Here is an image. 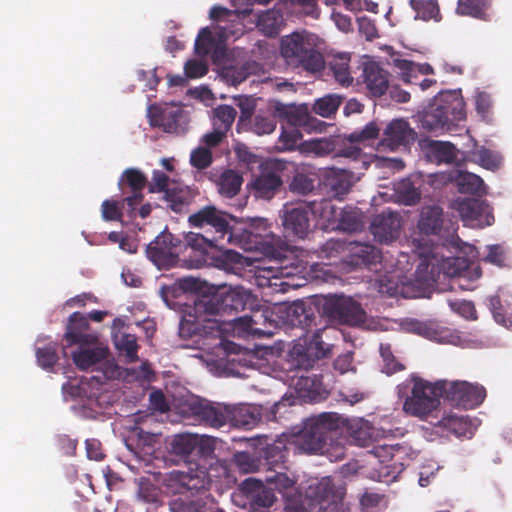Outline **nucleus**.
Returning a JSON list of instances; mask_svg holds the SVG:
<instances>
[{
	"instance_id": "nucleus-7",
	"label": "nucleus",
	"mask_w": 512,
	"mask_h": 512,
	"mask_svg": "<svg viewBox=\"0 0 512 512\" xmlns=\"http://www.w3.org/2000/svg\"><path fill=\"white\" fill-rule=\"evenodd\" d=\"M78 349L73 351L72 360L79 370L101 371L104 379H113L118 376V365L111 357L108 347L95 344H77Z\"/></svg>"
},
{
	"instance_id": "nucleus-39",
	"label": "nucleus",
	"mask_w": 512,
	"mask_h": 512,
	"mask_svg": "<svg viewBox=\"0 0 512 512\" xmlns=\"http://www.w3.org/2000/svg\"><path fill=\"white\" fill-rule=\"evenodd\" d=\"M275 114L284 119L290 124L292 127H297L305 122L306 114L305 112L297 108L295 105H288L277 102L275 104Z\"/></svg>"
},
{
	"instance_id": "nucleus-15",
	"label": "nucleus",
	"mask_w": 512,
	"mask_h": 512,
	"mask_svg": "<svg viewBox=\"0 0 512 512\" xmlns=\"http://www.w3.org/2000/svg\"><path fill=\"white\" fill-rule=\"evenodd\" d=\"M191 413L205 426L219 429L229 422V405L198 401L190 406Z\"/></svg>"
},
{
	"instance_id": "nucleus-19",
	"label": "nucleus",
	"mask_w": 512,
	"mask_h": 512,
	"mask_svg": "<svg viewBox=\"0 0 512 512\" xmlns=\"http://www.w3.org/2000/svg\"><path fill=\"white\" fill-rule=\"evenodd\" d=\"M147 184V177L140 170L128 168L123 172L118 185L122 191H124V187L127 186L132 192L131 196L123 199V202L126 203L131 213L136 209V206L143 201L144 195L142 190Z\"/></svg>"
},
{
	"instance_id": "nucleus-17",
	"label": "nucleus",
	"mask_w": 512,
	"mask_h": 512,
	"mask_svg": "<svg viewBox=\"0 0 512 512\" xmlns=\"http://www.w3.org/2000/svg\"><path fill=\"white\" fill-rule=\"evenodd\" d=\"M188 221L193 227L203 228L210 226L215 232L213 237H219V241L226 235H228L229 239L231 238L228 221L214 206H206L196 213L191 214Z\"/></svg>"
},
{
	"instance_id": "nucleus-56",
	"label": "nucleus",
	"mask_w": 512,
	"mask_h": 512,
	"mask_svg": "<svg viewBox=\"0 0 512 512\" xmlns=\"http://www.w3.org/2000/svg\"><path fill=\"white\" fill-rule=\"evenodd\" d=\"M274 473L270 476H266L265 481L270 487L278 490L280 493H284L285 490L290 489L294 485V481L282 471H273Z\"/></svg>"
},
{
	"instance_id": "nucleus-14",
	"label": "nucleus",
	"mask_w": 512,
	"mask_h": 512,
	"mask_svg": "<svg viewBox=\"0 0 512 512\" xmlns=\"http://www.w3.org/2000/svg\"><path fill=\"white\" fill-rule=\"evenodd\" d=\"M320 332L321 330L317 329L308 342L305 340L304 343L294 344L290 350V357L296 368L309 370L317 360L327 355L329 348L324 347Z\"/></svg>"
},
{
	"instance_id": "nucleus-29",
	"label": "nucleus",
	"mask_w": 512,
	"mask_h": 512,
	"mask_svg": "<svg viewBox=\"0 0 512 512\" xmlns=\"http://www.w3.org/2000/svg\"><path fill=\"white\" fill-rule=\"evenodd\" d=\"M268 438L265 437V446L261 449L259 456L264 460V465L271 471L283 469L288 456L286 443L282 439L267 442Z\"/></svg>"
},
{
	"instance_id": "nucleus-53",
	"label": "nucleus",
	"mask_w": 512,
	"mask_h": 512,
	"mask_svg": "<svg viewBox=\"0 0 512 512\" xmlns=\"http://www.w3.org/2000/svg\"><path fill=\"white\" fill-rule=\"evenodd\" d=\"M123 201L122 203L115 200H104L101 204V216L104 221H119L123 219Z\"/></svg>"
},
{
	"instance_id": "nucleus-44",
	"label": "nucleus",
	"mask_w": 512,
	"mask_h": 512,
	"mask_svg": "<svg viewBox=\"0 0 512 512\" xmlns=\"http://www.w3.org/2000/svg\"><path fill=\"white\" fill-rule=\"evenodd\" d=\"M410 5L417 18L425 21L437 20L440 10L436 0H410Z\"/></svg>"
},
{
	"instance_id": "nucleus-18",
	"label": "nucleus",
	"mask_w": 512,
	"mask_h": 512,
	"mask_svg": "<svg viewBox=\"0 0 512 512\" xmlns=\"http://www.w3.org/2000/svg\"><path fill=\"white\" fill-rule=\"evenodd\" d=\"M416 140V132L410 127L408 121L395 119L391 121L383 133L379 147L388 148L390 151L400 146H407Z\"/></svg>"
},
{
	"instance_id": "nucleus-32",
	"label": "nucleus",
	"mask_w": 512,
	"mask_h": 512,
	"mask_svg": "<svg viewBox=\"0 0 512 512\" xmlns=\"http://www.w3.org/2000/svg\"><path fill=\"white\" fill-rule=\"evenodd\" d=\"M188 309L187 315H185L179 323V335L185 339H189L194 335H197L201 331L204 322L213 321V319L210 318L211 315H198L194 310V305Z\"/></svg>"
},
{
	"instance_id": "nucleus-61",
	"label": "nucleus",
	"mask_w": 512,
	"mask_h": 512,
	"mask_svg": "<svg viewBox=\"0 0 512 512\" xmlns=\"http://www.w3.org/2000/svg\"><path fill=\"white\" fill-rule=\"evenodd\" d=\"M236 466L244 473H252L259 469V460L255 459L248 452H239L234 456Z\"/></svg>"
},
{
	"instance_id": "nucleus-25",
	"label": "nucleus",
	"mask_w": 512,
	"mask_h": 512,
	"mask_svg": "<svg viewBox=\"0 0 512 512\" xmlns=\"http://www.w3.org/2000/svg\"><path fill=\"white\" fill-rule=\"evenodd\" d=\"M363 81L369 93L374 97L382 96L389 88L388 72L375 62L364 65Z\"/></svg>"
},
{
	"instance_id": "nucleus-42",
	"label": "nucleus",
	"mask_w": 512,
	"mask_h": 512,
	"mask_svg": "<svg viewBox=\"0 0 512 512\" xmlns=\"http://www.w3.org/2000/svg\"><path fill=\"white\" fill-rule=\"evenodd\" d=\"M213 126L228 132L234 123L237 111L229 105H220L213 110Z\"/></svg>"
},
{
	"instance_id": "nucleus-36",
	"label": "nucleus",
	"mask_w": 512,
	"mask_h": 512,
	"mask_svg": "<svg viewBox=\"0 0 512 512\" xmlns=\"http://www.w3.org/2000/svg\"><path fill=\"white\" fill-rule=\"evenodd\" d=\"M243 183L242 176L234 170H225L217 183L218 192L226 197L232 198L238 194Z\"/></svg>"
},
{
	"instance_id": "nucleus-40",
	"label": "nucleus",
	"mask_w": 512,
	"mask_h": 512,
	"mask_svg": "<svg viewBox=\"0 0 512 512\" xmlns=\"http://www.w3.org/2000/svg\"><path fill=\"white\" fill-rule=\"evenodd\" d=\"M380 127L376 121H371L366 124L361 130H356L344 136V138L351 144L359 143L365 144L371 140L378 138L380 134Z\"/></svg>"
},
{
	"instance_id": "nucleus-1",
	"label": "nucleus",
	"mask_w": 512,
	"mask_h": 512,
	"mask_svg": "<svg viewBox=\"0 0 512 512\" xmlns=\"http://www.w3.org/2000/svg\"><path fill=\"white\" fill-rule=\"evenodd\" d=\"M281 54L289 65L301 67L310 73L320 72L327 67L341 86L347 87L353 83L350 53H331L324 58L302 35L293 33L282 39Z\"/></svg>"
},
{
	"instance_id": "nucleus-48",
	"label": "nucleus",
	"mask_w": 512,
	"mask_h": 512,
	"mask_svg": "<svg viewBox=\"0 0 512 512\" xmlns=\"http://www.w3.org/2000/svg\"><path fill=\"white\" fill-rule=\"evenodd\" d=\"M457 183L462 193L481 194L484 190V181L473 173H461Z\"/></svg>"
},
{
	"instance_id": "nucleus-27",
	"label": "nucleus",
	"mask_w": 512,
	"mask_h": 512,
	"mask_svg": "<svg viewBox=\"0 0 512 512\" xmlns=\"http://www.w3.org/2000/svg\"><path fill=\"white\" fill-rule=\"evenodd\" d=\"M419 335L441 344L461 345L462 339L458 331L440 326L436 323H420L417 327Z\"/></svg>"
},
{
	"instance_id": "nucleus-45",
	"label": "nucleus",
	"mask_w": 512,
	"mask_h": 512,
	"mask_svg": "<svg viewBox=\"0 0 512 512\" xmlns=\"http://www.w3.org/2000/svg\"><path fill=\"white\" fill-rule=\"evenodd\" d=\"M286 512H319L322 509V506L309 498H302V496L297 497H287L285 501Z\"/></svg>"
},
{
	"instance_id": "nucleus-16",
	"label": "nucleus",
	"mask_w": 512,
	"mask_h": 512,
	"mask_svg": "<svg viewBox=\"0 0 512 512\" xmlns=\"http://www.w3.org/2000/svg\"><path fill=\"white\" fill-rule=\"evenodd\" d=\"M401 227V215L391 210H385L375 215L370 225V231L376 240L388 243L399 237Z\"/></svg>"
},
{
	"instance_id": "nucleus-49",
	"label": "nucleus",
	"mask_w": 512,
	"mask_h": 512,
	"mask_svg": "<svg viewBox=\"0 0 512 512\" xmlns=\"http://www.w3.org/2000/svg\"><path fill=\"white\" fill-rule=\"evenodd\" d=\"M36 358L39 366L43 369H52L59 360L57 354V344L50 342L43 347L36 349Z\"/></svg>"
},
{
	"instance_id": "nucleus-34",
	"label": "nucleus",
	"mask_w": 512,
	"mask_h": 512,
	"mask_svg": "<svg viewBox=\"0 0 512 512\" xmlns=\"http://www.w3.org/2000/svg\"><path fill=\"white\" fill-rule=\"evenodd\" d=\"M283 21L281 12L271 9L258 15L256 25L264 35L275 37L279 34Z\"/></svg>"
},
{
	"instance_id": "nucleus-6",
	"label": "nucleus",
	"mask_w": 512,
	"mask_h": 512,
	"mask_svg": "<svg viewBox=\"0 0 512 512\" xmlns=\"http://www.w3.org/2000/svg\"><path fill=\"white\" fill-rule=\"evenodd\" d=\"M339 420L340 417L331 412L306 420L296 439L299 450L308 454L324 453L331 432L339 427Z\"/></svg>"
},
{
	"instance_id": "nucleus-55",
	"label": "nucleus",
	"mask_w": 512,
	"mask_h": 512,
	"mask_svg": "<svg viewBox=\"0 0 512 512\" xmlns=\"http://www.w3.org/2000/svg\"><path fill=\"white\" fill-rule=\"evenodd\" d=\"M190 163L199 170L206 169L212 163V152L207 147H198L191 152Z\"/></svg>"
},
{
	"instance_id": "nucleus-50",
	"label": "nucleus",
	"mask_w": 512,
	"mask_h": 512,
	"mask_svg": "<svg viewBox=\"0 0 512 512\" xmlns=\"http://www.w3.org/2000/svg\"><path fill=\"white\" fill-rule=\"evenodd\" d=\"M195 434L176 435L171 442V450L181 457H189L194 454Z\"/></svg>"
},
{
	"instance_id": "nucleus-30",
	"label": "nucleus",
	"mask_w": 512,
	"mask_h": 512,
	"mask_svg": "<svg viewBox=\"0 0 512 512\" xmlns=\"http://www.w3.org/2000/svg\"><path fill=\"white\" fill-rule=\"evenodd\" d=\"M229 422L234 427L252 429L261 420L260 409L254 405L229 406Z\"/></svg>"
},
{
	"instance_id": "nucleus-22",
	"label": "nucleus",
	"mask_w": 512,
	"mask_h": 512,
	"mask_svg": "<svg viewBox=\"0 0 512 512\" xmlns=\"http://www.w3.org/2000/svg\"><path fill=\"white\" fill-rule=\"evenodd\" d=\"M197 196V191L180 182H173L170 189L162 196L165 207L174 213L181 214L188 210V207Z\"/></svg>"
},
{
	"instance_id": "nucleus-60",
	"label": "nucleus",
	"mask_w": 512,
	"mask_h": 512,
	"mask_svg": "<svg viewBox=\"0 0 512 512\" xmlns=\"http://www.w3.org/2000/svg\"><path fill=\"white\" fill-rule=\"evenodd\" d=\"M210 18L218 23L237 22L240 25V14L221 6H214L209 13Z\"/></svg>"
},
{
	"instance_id": "nucleus-35",
	"label": "nucleus",
	"mask_w": 512,
	"mask_h": 512,
	"mask_svg": "<svg viewBox=\"0 0 512 512\" xmlns=\"http://www.w3.org/2000/svg\"><path fill=\"white\" fill-rule=\"evenodd\" d=\"M490 5L491 0H458L456 13L480 20H488L487 11Z\"/></svg>"
},
{
	"instance_id": "nucleus-31",
	"label": "nucleus",
	"mask_w": 512,
	"mask_h": 512,
	"mask_svg": "<svg viewBox=\"0 0 512 512\" xmlns=\"http://www.w3.org/2000/svg\"><path fill=\"white\" fill-rule=\"evenodd\" d=\"M245 490L249 493L251 507L269 508L276 498L272 487H266L261 481H246Z\"/></svg>"
},
{
	"instance_id": "nucleus-12",
	"label": "nucleus",
	"mask_w": 512,
	"mask_h": 512,
	"mask_svg": "<svg viewBox=\"0 0 512 512\" xmlns=\"http://www.w3.org/2000/svg\"><path fill=\"white\" fill-rule=\"evenodd\" d=\"M456 210L466 226L484 228L494 223L490 206L481 200L464 198L453 202Z\"/></svg>"
},
{
	"instance_id": "nucleus-52",
	"label": "nucleus",
	"mask_w": 512,
	"mask_h": 512,
	"mask_svg": "<svg viewBox=\"0 0 512 512\" xmlns=\"http://www.w3.org/2000/svg\"><path fill=\"white\" fill-rule=\"evenodd\" d=\"M488 306L492 312L494 320L505 327H512V316L505 313V309L501 303L498 295H493L488 298Z\"/></svg>"
},
{
	"instance_id": "nucleus-37",
	"label": "nucleus",
	"mask_w": 512,
	"mask_h": 512,
	"mask_svg": "<svg viewBox=\"0 0 512 512\" xmlns=\"http://www.w3.org/2000/svg\"><path fill=\"white\" fill-rule=\"evenodd\" d=\"M397 199L404 205H415L421 199V192L409 178L402 179L395 185Z\"/></svg>"
},
{
	"instance_id": "nucleus-3",
	"label": "nucleus",
	"mask_w": 512,
	"mask_h": 512,
	"mask_svg": "<svg viewBox=\"0 0 512 512\" xmlns=\"http://www.w3.org/2000/svg\"><path fill=\"white\" fill-rule=\"evenodd\" d=\"M218 242L219 237L208 238L199 233H187L181 252L185 265L189 268H201L213 264L229 270L241 263V255L234 250L213 251Z\"/></svg>"
},
{
	"instance_id": "nucleus-57",
	"label": "nucleus",
	"mask_w": 512,
	"mask_h": 512,
	"mask_svg": "<svg viewBox=\"0 0 512 512\" xmlns=\"http://www.w3.org/2000/svg\"><path fill=\"white\" fill-rule=\"evenodd\" d=\"M215 450V439L206 435L195 434L194 454L203 458L213 455Z\"/></svg>"
},
{
	"instance_id": "nucleus-5",
	"label": "nucleus",
	"mask_w": 512,
	"mask_h": 512,
	"mask_svg": "<svg viewBox=\"0 0 512 512\" xmlns=\"http://www.w3.org/2000/svg\"><path fill=\"white\" fill-rule=\"evenodd\" d=\"M466 117L460 90L440 92L422 115V126L429 131H449Z\"/></svg>"
},
{
	"instance_id": "nucleus-21",
	"label": "nucleus",
	"mask_w": 512,
	"mask_h": 512,
	"mask_svg": "<svg viewBox=\"0 0 512 512\" xmlns=\"http://www.w3.org/2000/svg\"><path fill=\"white\" fill-rule=\"evenodd\" d=\"M88 319L80 312L70 315L66 325L64 339L68 346L76 344H95L98 341L96 334L88 333Z\"/></svg>"
},
{
	"instance_id": "nucleus-24",
	"label": "nucleus",
	"mask_w": 512,
	"mask_h": 512,
	"mask_svg": "<svg viewBox=\"0 0 512 512\" xmlns=\"http://www.w3.org/2000/svg\"><path fill=\"white\" fill-rule=\"evenodd\" d=\"M283 226L288 235L304 239L310 229L309 212L307 207L298 206L285 211Z\"/></svg>"
},
{
	"instance_id": "nucleus-33",
	"label": "nucleus",
	"mask_w": 512,
	"mask_h": 512,
	"mask_svg": "<svg viewBox=\"0 0 512 512\" xmlns=\"http://www.w3.org/2000/svg\"><path fill=\"white\" fill-rule=\"evenodd\" d=\"M439 426L447 429L457 437H472L473 425L468 416L448 414L438 422Z\"/></svg>"
},
{
	"instance_id": "nucleus-51",
	"label": "nucleus",
	"mask_w": 512,
	"mask_h": 512,
	"mask_svg": "<svg viewBox=\"0 0 512 512\" xmlns=\"http://www.w3.org/2000/svg\"><path fill=\"white\" fill-rule=\"evenodd\" d=\"M380 355L384 362L382 371L387 375H392L404 369V366L396 361L389 343L380 344Z\"/></svg>"
},
{
	"instance_id": "nucleus-62",
	"label": "nucleus",
	"mask_w": 512,
	"mask_h": 512,
	"mask_svg": "<svg viewBox=\"0 0 512 512\" xmlns=\"http://www.w3.org/2000/svg\"><path fill=\"white\" fill-rule=\"evenodd\" d=\"M276 128V121L271 116L256 115L252 122V130L258 135L270 134Z\"/></svg>"
},
{
	"instance_id": "nucleus-9",
	"label": "nucleus",
	"mask_w": 512,
	"mask_h": 512,
	"mask_svg": "<svg viewBox=\"0 0 512 512\" xmlns=\"http://www.w3.org/2000/svg\"><path fill=\"white\" fill-rule=\"evenodd\" d=\"M441 386L442 398L454 407L474 409L486 398V389L479 384L441 380Z\"/></svg>"
},
{
	"instance_id": "nucleus-26",
	"label": "nucleus",
	"mask_w": 512,
	"mask_h": 512,
	"mask_svg": "<svg viewBox=\"0 0 512 512\" xmlns=\"http://www.w3.org/2000/svg\"><path fill=\"white\" fill-rule=\"evenodd\" d=\"M284 313L286 323L292 327L308 331L311 327L316 326L314 310L304 302H293L285 308Z\"/></svg>"
},
{
	"instance_id": "nucleus-63",
	"label": "nucleus",
	"mask_w": 512,
	"mask_h": 512,
	"mask_svg": "<svg viewBox=\"0 0 512 512\" xmlns=\"http://www.w3.org/2000/svg\"><path fill=\"white\" fill-rule=\"evenodd\" d=\"M350 430L351 440L354 444L360 447H368L372 442L371 428L367 425H361L357 428L351 426Z\"/></svg>"
},
{
	"instance_id": "nucleus-13",
	"label": "nucleus",
	"mask_w": 512,
	"mask_h": 512,
	"mask_svg": "<svg viewBox=\"0 0 512 512\" xmlns=\"http://www.w3.org/2000/svg\"><path fill=\"white\" fill-rule=\"evenodd\" d=\"M147 116L152 127L160 128L166 133L181 134L186 130L184 112L179 107L169 105H150Z\"/></svg>"
},
{
	"instance_id": "nucleus-20",
	"label": "nucleus",
	"mask_w": 512,
	"mask_h": 512,
	"mask_svg": "<svg viewBox=\"0 0 512 512\" xmlns=\"http://www.w3.org/2000/svg\"><path fill=\"white\" fill-rule=\"evenodd\" d=\"M354 173L345 169L329 168L323 175V184L335 199L343 200L354 185Z\"/></svg>"
},
{
	"instance_id": "nucleus-28",
	"label": "nucleus",
	"mask_w": 512,
	"mask_h": 512,
	"mask_svg": "<svg viewBox=\"0 0 512 512\" xmlns=\"http://www.w3.org/2000/svg\"><path fill=\"white\" fill-rule=\"evenodd\" d=\"M443 210L437 205L424 206L420 210L417 228L424 235H438L443 227Z\"/></svg>"
},
{
	"instance_id": "nucleus-4",
	"label": "nucleus",
	"mask_w": 512,
	"mask_h": 512,
	"mask_svg": "<svg viewBox=\"0 0 512 512\" xmlns=\"http://www.w3.org/2000/svg\"><path fill=\"white\" fill-rule=\"evenodd\" d=\"M397 394L400 398L405 397V413L423 419L440 405L441 381L431 383L419 376L411 375L408 380L397 386Z\"/></svg>"
},
{
	"instance_id": "nucleus-2",
	"label": "nucleus",
	"mask_w": 512,
	"mask_h": 512,
	"mask_svg": "<svg viewBox=\"0 0 512 512\" xmlns=\"http://www.w3.org/2000/svg\"><path fill=\"white\" fill-rule=\"evenodd\" d=\"M255 299L252 293L243 287H236L214 295H201L194 300V310L198 315L208 314L220 316V319H213L215 322H227L241 325L244 329L261 334V331L254 328L256 321L251 316L235 317L225 319V316H232L252 306Z\"/></svg>"
},
{
	"instance_id": "nucleus-23",
	"label": "nucleus",
	"mask_w": 512,
	"mask_h": 512,
	"mask_svg": "<svg viewBox=\"0 0 512 512\" xmlns=\"http://www.w3.org/2000/svg\"><path fill=\"white\" fill-rule=\"evenodd\" d=\"M173 477L179 485V493L190 492L192 495L205 490L210 482L206 469L200 466L188 471H175Z\"/></svg>"
},
{
	"instance_id": "nucleus-38",
	"label": "nucleus",
	"mask_w": 512,
	"mask_h": 512,
	"mask_svg": "<svg viewBox=\"0 0 512 512\" xmlns=\"http://www.w3.org/2000/svg\"><path fill=\"white\" fill-rule=\"evenodd\" d=\"M315 176L312 173L297 171L289 184V190L298 195L306 196L315 189Z\"/></svg>"
},
{
	"instance_id": "nucleus-54",
	"label": "nucleus",
	"mask_w": 512,
	"mask_h": 512,
	"mask_svg": "<svg viewBox=\"0 0 512 512\" xmlns=\"http://www.w3.org/2000/svg\"><path fill=\"white\" fill-rule=\"evenodd\" d=\"M173 182L175 181L171 180L163 171L154 170L151 182L148 183V191L150 193H163L164 195Z\"/></svg>"
},
{
	"instance_id": "nucleus-58",
	"label": "nucleus",
	"mask_w": 512,
	"mask_h": 512,
	"mask_svg": "<svg viewBox=\"0 0 512 512\" xmlns=\"http://www.w3.org/2000/svg\"><path fill=\"white\" fill-rule=\"evenodd\" d=\"M441 268L449 277H456L467 268V261L462 257H448L442 261Z\"/></svg>"
},
{
	"instance_id": "nucleus-47",
	"label": "nucleus",
	"mask_w": 512,
	"mask_h": 512,
	"mask_svg": "<svg viewBox=\"0 0 512 512\" xmlns=\"http://www.w3.org/2000/svg\"><path fill=\"white\" fill-rule=\"evenodd\" d=\"M212 51L217 52V41L209 28H202L195 40V53L199 56H207Z\"/></svg>"
},
{
	"instance_id": "nucleus-64",
	"label": "nucleus",
	"mask_w": 512,
	"mask_h": 512,
	"mask_svg": "<svg viewBox=\"0 0 512 512\" xmlns=\"http://www.w3.org/2000/svg\"><path fill=\"white\" fill-rule=\"evenodd\" d=\"M360 226L357 213L352 209L342 210L339 218V227L344 231L353 232Z\"/></svg>"
},
{
	"instance_id": "nucleus-46",
	"label": "nucleus",
	"mask_w": 512,
	"mask_h": 512,
	"mask_svg": "<svg viewBox=\"0 0 512 512\" xmlns=\"http://www.w3.org/2000/svg\"><path fill=\"white\" fill-rule=\"evenodd\" d=\"M116 347L126 357L128 363L138 361L137 338L134 334H123L120 339L116 341Z\"/></svg>"
},
{
	"instance_id": "nucleus-10",
	"label": "nucleus",
	"mask_w": 512,
	"mask_h": 512,
	"mask_svg": "<svg viewBox=\"0 0 512 512\" xmlns=\"http://www.w3.org/2000/svg\"><path fill=\"white\" fill-rule=\"evenodd\" d=\"M183 240L168 231L161 232L146 248L148 259L158 267L177 264L182 252Z\"/></svg>"
},
{
	"instance_id": "nucleus-43",
	"label": "nucleus",
	"mask_w": 512,
	"mask_h": 512,
	"mask_svg": "<svg viewBox=\"0 0 512 512\" xmlns=\"http://www.w3.org/2000/svg\"><path fill=\"white\" fill-rule=\"evenodd\" d=\"M430 150L440 163H453L457 159V150L453 144L444 141H431Z\"/></svg>"
},
{
	"instance_id": "nucleus-41",
	"label": "nucleus",
	"mask_w": 512,
	"mask_h": 512,
	"mask_svg": "<svg viewBox=\"0 0 512 512\" xmlns=\"http://www.w3.org/2000/svg\"><path fill=\"white\" fill-rule=\"evenodd\" d=\"M342 101L343 98L341 96L329 94L318 99L313 106V110L316 114L329 118L336 113Z\"/></svg>"
},
{
	"instance_id": "nucleus-59",
	"label": "nucleus",
	"mask_w": 512,
	"mask_h": 512,
	"mask_svg": "<svg viewBox=\"0 0 512 512\" xmlns=\"http://www.w3.org/2000/svg\"><path fill=\"white\" fill-rule=\"evenodd\" d=\"M345 250V242L338 239H329L319 248V256L328 260L338 257Z\"/></svg>"
},
{
	"instance_id": "nucleus-11",
	"label": "nucleus",
	"mask_w": 512,
	"mask_h": 512,
	"mask_svg": "<svg viewBox=\"0 0 512 512\" xmlns=\"http://www.w3.org/2000/svg\"><path fill=\"white\" fill-rule=\"evenodd\" d=\"M285 168V162L277 159L262 164L259 175L251 182L254 196L264 200L272 199L281 190Z\"/></svg>"
},
{
	"instance_id": "nucleus-8",
	"label": "nucleus",
	"mask_w": 512,
	"mask_h": 512,
	"mask_svg": "<svg viewBox=\"0 0 512 512\" xmlns=\"http://www.w3.org/2000/svg\"><path fill=\"white\" fill-rule=\"evenodd\" d=\"M321 314L330 322L349 326H360L366 321V312L361 304L345 295L325 296Z\"/></svg>"
}]
</instances>
